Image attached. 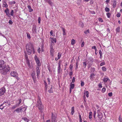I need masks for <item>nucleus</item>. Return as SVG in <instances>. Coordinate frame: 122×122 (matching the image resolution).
Listing matches in <instances>:
<instances>
[{
	"mask_svg": "<svg viewBox=\"0 0 122 122\" xmlns=\"http://www.w3.org/2000/svg\"><path fill=\"white\" fill-rule=\"evenodd\" d=\"M5 12L6 13V14L7 15H10L9 10V9L8 8H7L5 10Z\"/></svg>",
	"mask_w": 122,
	"mask_h": 122,
	"instance_id": "15",
	"label": "nucleus"
},
{
	"mask_svg": "<svg viewBox=\"0 0 122 122\" xmlns=\"http://www.w3.org/2000/svg\"><path fill=\"white\" fill-rule=\"evenodd\" d=\"M28 9L29 11L30 12H31L33 10L32 9H31V7L30 5H28Z\"/></svg>",
	"mask_w": 122,
	"mask_h": 122,
	"instance_id": "25",
	"label": "nucleus"
},
{
	"mask_svg": "<svg viewBox=\"0 0 122 122\" xmlns=\"http://www.w3.org/2000/svg\"><path fill=\"white\" fill-rule=\"evenodd\" d=\"M84 32L85 34H86L89 32V30H87L86 31H84Z\"/></svg>",
	"mask_w": 122,
	"mask_h": 122,
	"instance_id": "40",
	"label": "nucleus"
},
{
	"mask_svg": "<svg viewBox=\"0 0 122 122\" xmlns=\"http://www.w3.org/2000/svg\"><path fill=\"white\" fill-rule=\"evenodd\" d=\"M108 80V78H104V82H107Z\"/></svg>",
	"mask_w": 122,
	"mask_h": 122,
	"instance_id": "33",
	"label": "nucleus"
},
{
	"mask_svg": "<svg viewBox=\"0 0 122 122\" xmlns=\"http://www.w3.org/2000/svg\"><path fill=\"white\" fill-rule=\"evenodd\" d=\"M19 102L18 103H17V104L18 105V106L20 104L21 102V99H18Z\"/></svg>",
	"mask_w": 122,
	"mask_h": 122,
	"instance_id": "39",
	"label": "nucleus"
},
{
	"mask_svg": "<svg viewBox=\"0 0 122 122\" xmlns=\"http://www.w3.org/2000/svg\"><path fill=\"white\" fill-rule=\"evenodd\" d=\"M25 58L26 60L28 59V58L27 56V54H26V53H25Z\"/></svg>",
	"mask_w": 122,
	"mask_h": 122,
	"instance_id": "50",
	"label": "nucleus"
},
{
	"mask_svg": "<svg viewBox=\"0 0 122 122\" xmlns=\"http://www.w3.org/2000/svg\"><path fill=\"white\" fill-rule=\"evenodd\" d=\"M40 47H39L37 50L38 52L39 53H40Z\"/></svg>",
	"mask_w": 122,
	"mask_h": 122,
	"instance_id": "63",
	"label": "nucleus"
},
{
	"mask_svg": "<svg viewBox=\"0 0 122 122\" xmlns=\"http://www.w3.org/2000/svg\"><path fill=\"white\" fill-rule=\"evenodd\" d=\"M34 59L37 64V66H41V63L39 59L36 55L35 56Z\"/></svg>",
	"mask_w": 122,
	"mask_h": 122,
	"instance_id": "5",
	"label": "nucleus"
},
{
	"mask_svg": "<svg viewBox=\"0 0 122 122\" xmlns=\"http://www.w3.org/2000/svg\"><path fill=\"white\" fill-rule=\"evenodd\" d=\"M98 20H99V21L100 22H103V20H102V19L101 18L99 17V18Z\"/></svg>",
	"mask_w": 122,
	"mask_h": 122,
	"instance_id": "45",
	"label": "nucleus"
},
{
	"mask_svg": "<svg viewBox=\"0 0 122 122\" xmlns=\"http://www.w3.org/2000/svg\"><path fill=\"white\" fill-rule=\"evenodd\" d=\"M75 42V40L74 39H72L71 40V44L72 45H73L74 44Z\"/></svg>",
	"mask_w": 122,
	"mask_h": 122,
	"instance_id": "27",
	"label": "nucleus"
},
{
	"mask_svg": "<svg viewBox=\"0 0 122 122\" xmlns=\"http://www.w3.org/2000/svg\"><path fill=\"white\" fill-rule=\"evenodd\" d=\"M14 12L13 10H12L11 11L10 14V15L12 16H13V13Z\"/></svg>",
	"mask_w": 122,
	"mask_h": 122,
	"instance_id": "46",
	"label": "nucleus"
},
{
	"mask_svg": "<svg viewBox=\"0 0 122 122\" xmlns=\"http://www.w3.org/2000/svg\"><path fill=\"white\" fill-rule=\"evenodd\" d=\"M26 51H25V53L27 54L28 55H30L32 52H33V54L35 53L33 43L32 42H30L27 44L26 46Z\"/></svg>",
	"mask_w": 122,
	"mask_h": 122,
	"instance_id": "1",
	"label": "nucleus"
},
{
	"mask_svg": "<svg viewBox=\"0 0 122 122\" xmlns=\"http://www.w3.org/2000/svg\"><path fill=\"white\" fill-rule=\"evenodd\" d=\"M120 27H118L116 29V33L119 32L120 31Z\"/></svg>",
	"mask_w": 122,
	"mask_h": 122,
	"instance_id": "24",
	"label": "nucleus"
},
{
	"mask_svg": "<svg viewBox=\"0 0 122 122\" xmlns=\"http://www.w3.org/2000/svg\"><path fill=\"white\" fill-rule=\"evenodd\" d=\"M117 2L116 0H114L113 4V7L114 8H115Z\"/></svg>",
	"mask_w": 122,
	"mask_h": 122,
	"instance_id": "26",
	"label": "nucleus"
},
{
	"mask_svg": "<svg viewBox=\"0 0 122 122\" xmlns=\"http://www.w3.org/2000/svg\"><path fill=\"white\" fill-rule=\"evenodd\" d=\"M84 42H83L82 44H81V47H83V46H84Z\"/></svg>",
	"mask_w": 122,
	"mask_h": 122,
	"instance_id": "62",
	"label": "nucleus"
},
{
	"mask_svg": "<svg viewBox=\"0 0 122 122\" xmlns=\"http://www.w3.org/2000/svg\"><path fill=\"white\" fill-rule=\"evenodd\" d=\"M15 1H12L10 2V4L11 5H12L13 4H15Z\"/></svg>",
	"mask_w": 122,
	"mask_h": 122,
	"instance_id": "58",
	"label": "nucleus"
},
{
	"mask_svg": "<svg viewBox=\"0 0 122 122\" xmlns=\"http://www.w3.org/2000/svg\"><path fill=\"white\" fill-rule=\"evenodd\" d=\"M94 76V74L92 73L90 76V79H92L93 78V77Z\"/></svg>",
	"mask_w": 122,
	"mask_h": 122,
	"instance_id": "38",
	"label": "nucleus"
},
{
	"mask_svg": "<svg viewBox=\"0 0 122 122\" xmlns=\"http://www.w3.org/2000/svg\"><path fill=\"white\" fill-rule=\"evenodd\" d=\"M81 86H83L84 85V82L82 81H81Z\"/></svg>",
	"mask_w": 122,
	"mask_h": 122,
	"instance_id": "42",
	"label": "nucleus"
},
{
	"mask_svg": "<svg viewBox=\"0 0 122 122\" xmlns=\"http://www.w3.org/2000/svg\"><path fill=\"white\" fill-rule=\"evenodd\" d=\"M52 87L51 86L50 89L48 91L49 93H53V90L52 89Z\"/></svg>",
	"mask_w": 122,
	"mask_h": 122,
	"instance_id": "29",
	"label": "nucleus"
},
{
	"mask_svg": "<svg viewBox=\"0 0 122 122\" xmlns=\"http://www.w3.org/2000/svg\"><path fill=\"white\" fill-rule=\"evenodd\" d=\"M53 31L52 30H51L50 32V33L51 34V35H52V34H53Z\"/></svg>",
	"mask_w": 122,
	"mask_h": 122,
	"instance_id": "61",
	"label": "nucleus"
},
{
	"mask_svg": "<svg viewBox=\"0 0 122 122\" xmlns=\"http://www.w3.org/2000/svg\"><path fill=\"white\" fill-rule=\"evenodd\" d=\"M6 105H7L6 104H5V106H3L2 108H1L0 107V109H1V110H2L6 106Z\"/></svg>",
	"mask_w": 122,
	"mask_h": 122,
	"instance_id": "60",
	"label": "nucleus"
},
{
	"mask_svg": "<svg viewBox=\"0 0 122 122\" xmlns=\"http://www.w3.org/2000/svg\"><path fill=\"white\" fill-rule=\"evenodd\" d=\"M107 17L108 18H109L110 17V16L111 15V14L110 13H107Z\"/></svg>",
	"mask_w": 122,
	"mask_h": 122,
	"instance_id": "35",
	"label": "nucleus"
},
{
	"mask_svg": "<svg viewBox=\"0 0 122 122\" xmlns=\"http://www.w3.org/2000/svg\"><path fill=\"white\" fill-rule=\"evenodd\" d=\"M61 28L62 30L63 31V35H66V33L65 32V29L62 27H61Z\"/></svg>",
	"mask_w": 122,
	"mask_h": 122,
	"instance_id": "20",
	"label": "nucleus"
},
{
	"mask_svg": "<svg viewBox=\"0 0 122 122\" xmlns=\"http://www.w3.org/2000/svg\"><path fill=\"white\" fill-rule=\"evenodd\" d=\"M36 71L37 76L38 77L40 75V66H37L36 67Z\"/></svg>",
	"mask_w": 122,
	"mask_h": 122,
	"instance_id": "10",
	"label": "nucleus"
},
{
	"mask_svg": "<svg viewBox=\"0 0 122 122\" xmlns=\"http://www.w3.org/2000/svg\"><path fill=\"white\" fill-rule=\"evenodd\" d=\"M119 120L120 122H122V118L120 116L119 117Z\"/></svg>",
	"mask_w": 122,
	"mask_h": 122,
	"instance_id": "48",
	"label": "nucleus"
},
{
	"mask_svg": "<svg viewBox=\"0 0 122 122\" xmlns=\"http://www.w3.org/2000/svg\"><path fill=\"white\" fill-rule=\"evenodd\" d=\"M102 71H106V68L105 67L103 66L102 67Z\"/></svg>",
	"mask_w": 122,
	"mask_h": 122,
	"instance_id": "47",
	"label": "nucleus"
},
{
	"mask_svg": "<svg viewBox=\"0 0 122 122\" xmlns=\"http://www.w3.org/2000/svg\"><path fill=\"white\" fill-rule=\"evenodd\" d=\"M46 2L48 3L50 5H52V3L50 0H44Z\"/></svg>",
	"mask_w": 122,
	"mask_h": 122,
	"instance_id": "16",
	"label": "nucleus"
},
{
	"mask_svg": "<svg viewBox=\"0 0 122 122\" xmlns=\"http://www.w3.org/2000/svg\"><path fill=\"white\" fill-rule=\"evenodd\" d=\"M5 62L3 60H0V70L3 69L5 67Z\"/></svg>",
	"mask_w": 122,
	"mask_h": 122,
	"instance_id": "3",
	"label": "nucleus"
},
{
	"mask_svg": "<svg viewBox=\"0 0 122 122\" xmlns=\"http://www.w3.org/2000/svg\"><path fill=\"white\" fill-rule=\"evenodd\" d=\"M105 11L106 12H109L110 11V9L108 7H106L105 9Z\"/></svg>",
	"mask_w": 122,
	"mask_h": 122,
	"instance_id": "32",
	"label": "nucleus"
},
{
	"mask_svg": "<svg viewBox=\"0 0 122 122\" xmlns=\"http://www.w3.org/2000/svg\"><path fill=\"white\" fill-rule=\"evenodd\" d=\"M4 72H6L9 71L10 70V68L9 67H5L3 69H2Z\"/></svg>",
	"mask_w": 122,
	"mask_h": 122,
	"instance_id": "12",
	"label": "nucleus"
},
{
	"mask_svg": "<svg viewBox=\"0 0 122 122\" xmlns=\"http://www.w3.org/2000/svg\"><path fill=\"white\" fill-rule=\"evenodd\" d=\"M23 119L25 121H26L27 122H28L29 121V120L26 117H24L23 118Z\"/></svg>",
	"mask_w": 122,
	"mask_h": 122,
	"instance_id": "31",
	"label": "nucleus"
},
{
	"mask_svg": "<svg viewBox=\"0 0 122 122\" xmlns=\"http://www.w3.org/2000/svg\"><path fill=\"white\" fill-rule=\"evenodd\" d=\"M3 7H5L6 8H7L8 6L7 4L4 1L3 3Z\"/></svg>",
	"mask_w": 122,
	"mask_h": 122,
	"instance_id": "18",
	"label": "nucleus"
},
{
	"mask_svg": "<svg viewBox=\"0 0 122 122\" xmlns=\"http://www.w3.org/2000/svg\"><path fill=\"white\" fill-rule=\"evenodd\" d=\"M10 75L16 78L18 77V75L17 73L15 71L11 72L10 73Z\"/></svg>",
	"mask_w": 122,
	"mask_h": 122,
	"instance_id": "7",
	"label": "nucleus"
},
{
	"mask_svg": "<svg viewBox=\"0 0 122 122\" xmlns=\"http://www.w3.org/2000/svg\"><path fill=\"white\" fill-rule=\"evenodd\" d=\"M50 54L52 56H53V53L54 52V49L52 45V44L50 45Z\"/></svg>",
	"mask_w": 122,
	"mask_h": 122,
	"instance_id": "8",
	"label": "nucleus"
},
{
	"mask_svg": "<svg viewBox=\"0 0 122 122\" xmlns=\"http://www.w3.org/2000/svg\"><path fill=\"white\" fill-rule=\"evenodd\" d=\"M105 64V62H102L100 64V65L101 66H102L104 65Z\"/></svg>",
	"mask_w": 122,
	"mask_h": 122,
	"instance_id": "57",
	"label": "nucleus"
},
{
	"mask_svg": "<svg viewBox=\"0 0 122 122\" xmlns=\"http://www.w3.org/2000/svg\"><path fill=\"white\" fill-rule=\"evenodd\" d=\"M41 20V18L40 17H39L38 18V23L39 24H40V23Z\"/></svg>",
	"mask_w": 122,
	"mask_h": 122,
	"instance_id": "43",
	"label": "nucleus"
},
{
	"mask_svg": "<svg viewBox=\"0 0 122 122\" xmlns=\"http://www.w3.org/2000/svg\"><path fill=\"white\" fill-rule=\"evenodd\" d=\"M99 87L100 88H102V86L101 84H99Z\"/></svg>",
	"mask_w": 122,
	"mask_h": 122,
	"instance_id": "64",
	"label": "nucleus"
},
{
	"mask_svg": "<svg viewBox=\"0 0 122 122\" xmlns=\"http://www.w3.org/2000/svg\"><path fill=\"white\" fill-rule=\"evenodd\" d=\"M89 92L88 91L84 93V95H85L87 97H88Z\"/></svg>",
	"mask_w": 122,
	"mask_h": 122,
	"instance_id": "30",
	"label": "nucleus"
},
{
	"mask_svg": "<svg viewBox=\"0 0 122 122\" xmlns=\"http://www.w3.org/2000/svg\"><path fill=\"white\" fill-rule=\"evenodd\" d=\"M36 26L34 24L33 25L32 27V31L33 34H35L36 33Z\"/></svg>",
	"mask_w": 122,
	"mask_h": 122,
	"instance_id": "9",
	"label": "nucleus"
},
{
	"mask_svg": "<svg viewBox=\"0 0 122 122\" xmlns=\"http://www.w3.org/2000/svg\"><path fill=\"white\" fill-rule=\"evenodd\" d=\"M56 117L57 116L56 115H54L53 113H52V122H56Z\"/></svg>",
	"mask_w": 122,
	"mask_h": 122,
	"instance_id": "4",
	"label": "nucleus"
},
{
	"mask_svg": "<svg viewBox=\"0 0 122 122\" xmlns=\"http://www.w3.org/2000/svg\"><path fill=\"white\" fill-rule=\"evenodd\" d=\"M47 80L48 82V84H50V79L49 78H48L47 79Z\"/></svg>",
	"mask_w": 122,
	"mask_h": 122,
	"instance_id": "56",
	"label": "nucleus"
},
{
	"mask_svg": "<svg viewBox=\"0 0 122 122\" xmlns=\"http://www.w3.org/2000/svg\"><path fill=\"white\" fill-rule=\"evenodd\" d=\"M9 23H10V24L11 25L13 23V22L11 20H10L9 21Z\"/></svg>",
	"mask_w": 122,
	"mask_h": 122,
	"instance_id": "53",
	"label": "nucleus"
},
{
	"mask_svg": "<svg viewBox=\"0 0 122 122\" xmlns=\"http://www.w3.org/2000/svg\"><path fill=\"white\" fill-rule=\"evenodd\" d=\"M39 110L41 111L43 109V105L41 100V98L39 96H38V99L36 104Z\"/></svg>",
	"mask_w": 122,
	"mask_h": 122,
	"instance_id": "2",
	"label": "nucleus"
},
{
	"mask_svg": "<svg viewBox=\"0 0 122 122\" xmlns=\"http://www.w3.org/2000/svg\"><path fill=\"white\" fill-rule=\"evenodd\" d=\"M27 36L28 38L29 39H30V34L28 33H27Z\"/></svg>",
	"mask_w": 122,
	"mask_h": 122,
	"instance_id": "41",
	"label": "nucleus"
},
{
	"mask_svg": "<svg viewBox=\"0 0 122 122\" xmlns=\"http://www.w3.org/2000/svg\"><path fill=\"white\" fill-rule=\"evenodd\" d=\"M97 116L100 119H101L102 118V117L103 116L102 113L100 112L97 113Z\"/></svg>",
	"mask_w": 122,
	"mask_h": 122,
	"instance_id": "13",
	"label": "nucleus"
},
{
	"mask_svg": "<svg viewBox=\"0 0 122 122\" xmlns=\"http://www.w3.org/2000/svg\"><path fill=\"white\" fill-rule=\"evenodd\" d=\"M106 90V89L105 88H103L102 90V92H104Z\"/></svg>",
	"mask_w": 122,
	"mask_h": 122,
	"instance_id": "49",
	"label": "nucleus"
},
{
	"mask_svg": "<svg viewBox=\"0 0 122 122\" xmlns=\"http://www.w3.org/2000/svg\"><path fill=\"white\" fill-rule=\"evenodd\" d=\"M74 112V107H72L71 108V113L72 115H73Z\"/></svg>",
	"mask_w": 122,
	"mask_h": 122,
	"instance_id": "21",
	"label": "nucleus"
},
{
	"mask_svg": "<svg viewBox=\"0 0 122 122\" xmlns=\"http://www.w3.org/2000/svg\"><path fill=\"white\" fill-rule=\"evenodd\" d=\"M32 77L33 79H34V78L35 77V73H33L31 74Z\"/></svg>",
	"mask_w": 122,
	"mask_h": 122,
	"instance_id": "28",
	"label": "nucleus"
},
{
	"mask_svg": "<svg viewBox=\"0 0 122 122\" xmlns=\"http://www.w3.org/2000/svg\"><path fill=\"white\" fill-rule=\"evenodd\" d=\"M83 65L84 66L85 68H86V62H83Z\"/></svg>",
	"mask_w": 122,
	"mask_h": 122,
	"instance_id": "52",
	"label": "nucleus"
},
{
	"mask_svg": "<svg viewBox=\"0 0 122 122\" xmlns=\"http://www.w3.org/2000/svg\"><path fill=\"white\" fill-rule=\"evenodd\" d=\"M51 42L52 43V44H52V45L53 44L54 45V41L55 42V43H56V38H51Z\"/></svg>",
	"mask_w": 122,
	"mask_h": 122,
	"instance_id": "19",
	"label": "nucleus"
},
{
	"mask_svg": "<svg viewBox=\"0 0 122 122\" xmlns=\"http://www.w3.org/2000/svg\"><path fill=\"white\" fill-rule=\"evenodd\" d=\"M121 15L120 13H118L117 14V16L118 17H120V16Z\"/></svg>",
	"mask_w": 122,
	"mask_h": 122,
	"instance_id": "55",
	"label": "nucleus"
},
{
	"mask_svg": "<svg viewBox=\"0 0 122 122\" xmlns=\"http://www.w3.org/2000/svg\"><path fill=\"white\" fill-rule=\"evenodd\" d=\"M22 108H17V109L15 110L14 111V112H17L18 113L20 112H21V111L22 109Z\"/></svg>",
	"mask_w": 122,
	"mask_h": 122,
	"instance_id": "14",
	"label": "nucleus"
},
{
	"mask_svg": "<svg viewBox=\"0 0 122 122\" xmlns=\"http://www.w3.org/2000/svg\"><path fill=\"white\" fill-rule=\"evenodd\" d=\"M99 51L100 55H102V52L101 50H99Z\"/></svg>",
	"mask_w": 122,
	"mask_h": 122,
	"instance_id": "59",
	"label": "nucleus"
},
{
	"mask_svg": "<svg viewBox=\"0 0 122 122\" xmlns=\"http://www.w3.org/2000/svg\"><path fill=\"white\" fill-rule=\"evenodd\" d=\"M72 68H73L72 65L71 64L69 66V68H70V70L71 71H72Z\"/></svg>",
	"mask_w": 122,
	"mask_h": 122,
	"instance_id": "36",
	"label": "nucleus"
},
{
	"mask_svg": "<svg viewBox=\"0 0 122 122\" xmlns=\"http://www.w3.org/2000/svg\"><path fill=\"white\" fill-rule=\"evenodd\" d=\"M61 56V54L60 53H58V59H60Z\"/></svg>",
	"mask_w": 122,
	"mask_h": 122,
	"instance_id": "34",
	"label": "nucleus"
},
{
	"mask_svg": "<svg viewBox=\"0 0 122 122\" xmlns=\"http://www.w3.org/2000/svg\"><path fill=\"white\" fill-rule=\"evenodd\" d=\"M75 77H73L72 80V83H74L75 82Z\"/></svg>",
	"mask_w": 122,
	"mask_h": 122,
	"instance_id": "51",
	"label": "nucleus"
},
{
	"mask_svg": "<svg viewBox=\"0 0 122 122\" xmlns=\"http://www.w3.org/2000/svg\"><path fill=\"white\" fill-rule=\"evenodd\" d=\"M5 103H7V104H8V105H10V102H9V101H5L3 103L1 104L0 105V107H1L3 105L5 104Z\"/></svg>",
	"mask_w": 122,
	"mask_h": 122,
	"instance_id": "17",
	"label": "nucleus"
},
{
	"mask_svg": "<svg viewBox=\"0 0 122 122\" xmlns=\"http://www.w3.org/2000/svg\"><path fill=\"white\" fill-rule=\"evenodd\" d=\"M74 86V84H72L71 83L70 85V89H73Z\"/></svg>",
	"mask_w": 122,
	"mask_h": 122,
	"instance_id": "23",
	"label": "nucleus"
},
{
	"mask_svg": "<svg viewBox=\"0 0 122 122\" xmlns=\"http://www.w3.org/2000/svg\"><path fill=\"white\" fill-rule=\"evenodd\" d=\"M108 95L110 97H111L112 96V92L109 93L108 94Z\"/></svg>",
	"mask_w": 122,
	"mask_h": 122,
	"instance_id": "54",
	"label": "nucleus"
},
{
	"mask_svg": "<svg viewBox=\"0 0 122 122\" xmlns=\"http://www.w3.org/2000/svg\"><path fill=\"white\" fill-rule=\"evenodd\" d=\"M18 106V105L17 104V103H16L11 108V109L13 110L15 108H16Z\"/></svg>",
	"mask_w": 122,
	"mask_h": 122,
	"instance_id": "22",
	"label": "nucleus"
},
{
	"mask_svg": "<svg viewBox=\"0 0 122 122\" xmlns=\"http://www.w3.org/2000/svg\"><path fill=\"white\" fill-rule=\"evenodd\" d=\"M58 66L57 68V72L58 74H59L62 71V70L61 68V63H58Z\"/></svg>",
	"mask_w": 122,
	"mask_h": 122,
	"instance_id": "11",
	"label": "nucleus"
},
{
	"mask_svg": "<svg viewBox=\"0 0 122 122\" xmlns=\"http://www.w3.org/2000/svg\"><path fill=\"white\" fill-rule=\"evenodd\" d=\"M5 89L4 87H2L0 89V96L3 95L5 92Z\"/></svg>",
	"mask_w": 122,
	"mask_h": 122,
	"instance_id": "6",
	"label": "nucleus"
},
{
	"mask_svg": "<svg viewBox=\"0 0 122 122\" xmlns=\"http://www.w3.org/2000/svg\"><path fill=\"white\" fill-rule=\"evenodd\" d=\"M92 49H95V51L96 52L97 51V48L96 46H92Z\"/></svg>",
	"mask_w": 122,
	"mask_h": 122,
	"instance_id": "37",
	"label": "nucleus"
},
{
	"mask_svg": "<svg viewBox=\"0 0 122 122\" xmlns=\"http://www.w3.org/2000/svg\"><path fill=\"white\" fill-rule=\"evenodd\" d=\"M26 63H27L28 65V66H29L30 65V62L28 60V59L26 60Z\"/></svg>",
	"mask_w": 122,
	"mask_h": 122,
	"instance_id": "44",
	"label": "nucleus"
}]
</instances>
